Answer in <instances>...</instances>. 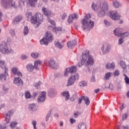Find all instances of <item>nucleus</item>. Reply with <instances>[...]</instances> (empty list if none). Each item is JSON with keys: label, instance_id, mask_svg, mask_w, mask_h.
<instances>
[{"label": "nucleus", "instance_id": "1", "mask_svg": "<svg viewBox=\"0 0 129 129\" xmlns=\"http://www.w3.org/2000/svg\"><path fill=\"white\" fill-rule=\"evenodd\" d=\"M89 54V50H85L83 52L82 59L81 60V64L87 66L88 68H89V66H92L94 63L93 58Z\"/></svg>", "mask_w": 129, "mask_h": 129}, {"label": "nucleus", "instance_id": "2", "mask_svg": "<svg viewBox=\"0 0 129 129\" xmlns=\"http://www.w3.org/2000/svg\"><path fill=\"white\" fill-rule=\"evenodd\" d=\"M90 15L87 14L82 21V28L84 31H89L94 27V22L90 20Z\"/></svg>", "mask_w": 129, "mask_h": 129}, {"label": "nucleus", "instance_id": "3", "mask_svg": "<svg viewBox=\"0 0 129 129\" xmlns=\"http://www.w3.org/2000/svg\"><path fill=\"white\" fill-rule=\"evenodd\" d=\"M42 22L43 16L39 13H36L32 20V24L35 25V27H39Z\"/></svg>", "mask_w": 129, "mask_h": 129}, {"label": "nucleus", "instance_id": "4", "mask_svg": "<svg viewBox=\"0 0 129 129\" xmlns=\"http://www.w3.org/2000/svg\"><path fill=\"white\" fill-rule=\"evenodd\" d=\"M53 40H54V38L51 32H46L45 33V37L41 39L40 41V43L41 45L47 46L49 44V42H52Z\"/></svg>", "mask_w": 129, "mask_h": 129}, {"label": "nucleus", "instance_id": "5", "mask_svg": "<svg viewBox=\"0 0 129 129\" xmlns=\"http://www.w3.org/2000/svg\"><path fill=\"white\" fill-rule=\"evenodd\" d=\"M0 52L3 54H10L12 52V47L9 45H7L5 42L0 43Z\"/></svg>", "mask_w": 129, "mask_h": 129}, {"label": "nucleus", "instance_id": "6", "mask_svg": "<svg viewBox=\"0 0 129 129\" xmlns=\"http://www.w3.org/2000/svg\"><path fill=\"white\" fill-rule=\"evenodd\" d=\"M108 9V5L106 3L103 4L101 7L98 8V16L100 18H102L105 16V11Z\"/></svg>", "mask_w": 129, "mask_h": 129}, {"label": "nucleus", "instance_id": "7", "mask_svg": "<svg viewBox=\"0 0 129 129\" xmlns=\"http://www.w3.org/2000/svg\"><path fill=\"white\" fill-rule=\"evenodd\" d=\"M114 33L115 34V36L117 37H121V38H125L126 37H128L129 36V32H126L125 33H121V29L119 28H117L114 30Z\"/></svg>", "mask_w": 129, "mask_h": 129}, {"label": "nucleus", "instance_id": "8", "mask_svg": "<svg viewBox=\"0 0 129 129\" xmlns=\"http://www.w3.org/2000/svg\"><path fill=\"white\" fill-rule=\"evenodd\" d=\"M79 79V75L78 74H76L74 76H71L68 80V84L67 86H71L75 83V81Z\"/></svg>", "mask_w": 129, "mask_h": 129}, {"label": "nucleus", "instance_id": "9", "mask_svg": "<svg viewBox=\"0 0 129 129\" xmlns=\"http://www.w3.org/2000/svg\"><path fill=\"white\" fill-rule=\"evenodd\" d=\"M109 15L110 18L112 19V20H113V21H118V20H120V16L118 15V13L116 11H111L109 13Z\"/></svg>", "mask_w": 129, "mask_h": 129}, {"label": "nucleus", "instance_id": "10", "mask_svg": "<svg viewBox=\"0 0 129 129\" xmlns=\"http://www.w3.org/2000/svg\"><path fill=\"white\" fill-rule=\"evenodd\" d=\"M74 72H76V68L75 67V66H73L71 68H68L66 70V72L64 73V76H69L70 74H72V73H74Z\"/></svg>", "mask_w": 129, "mask_h": 129}, {"label": "nucleus", "instance_id": "11", "mask_svg": "<svg viewBox=\"0 0 129 129\" xmlns=\"http://www.w3.org/2000/svg\"><path fill=\"white\" fill-rule=\"evenodd\" d=\"M110 49V45L107 43L103 44L102 46L101 47V50L103 54H106V53H108Z\"/></svg>", "mask_w": 129, "mask_h": 129}, {"label": "nucleus", "instance_id": "12", "mask_svg": "<svg viewBox=\"0 0 129 129\" xmlns=\"http://www.w3.org/2000/svg\"><path fill=\"white\" fill-rule=\"evenodd\" d=\"M46 99V92H40L39 93V97L38 98V101L40 103L44 102Z\"/></svg>", "mask_w": 129, "mask_h": 129}, {"label": "nucleus", "instance_id": "13", "mask_svg": "<svg viewBox=\"0 0 129 129\" xmlns=\"http://www.w3.org/2000/svg\"><path fill=\"white\" fill-rule=\"evenodd\" d=\"M23 20V16L22 15H18L16 16L12 21V24L13 25H18L20 21Z\"/></svg>", "mask_w": 129, "mask_h": 129}, {"label": "nucleus", "instance_id": "14", "mask_svg": "<svg viewBox=\"0 0 129 129\" xmlns=\"http://www.w3.org/2000/svg\"><path fill=\"white\" fill-rule=\"evenodd\" d=\"M48 64L49 67L52 68L53 69H57V68L58 67V65L56 64V61H55L53 58L50 59V60L48 61Z\"/></svg>", "mask_w": 129, "mask_h": 129}, {"label": "nucleus", "instance_id": "15", "mask_svg": "<svg viewBox=\"0 0 129 129\" xmlns=\"http://www.w3.org/2000/svg\"><path fill=\"white\" fill-rule=\"evenodd\" d=\"M14 84L18 86H22L24 83H23V81L21 78L17 77L15 78L14 81Z\"/></svg>", "mask_w": 129, "mask_h": 129}, {"label": "nucleus", "instance_id": "16", "mask_svg": "<svg viewBox=\"0 0 129 129\" xmlns=\"http://www.w3.org/2000/svg\"><path fill=\"white\" fill-rule=\"evenodd\" d=\"M78 18V15L77 14H73L69 16L68 19V22L69 24L72 23V21L74 20V19H77Z\"/></svg>", "mask_w": 129, "mask_h": 129}, {"label": "nucleus", "instance_id": "17", "mask_svg": "<svg viewBox=\"0 0 129 129\" xmlns=\"http://www.w3.org/2000/svg\"><path fill=\"white\" fill-rule=\"evenodd\" d=\"M42 11L45 16H46V17H47L48 18H49V17H51V15H52V13L50 12V11H49V10L47 9L45 7H43L42 9Z\"/></svg>", "mask_w": 129, "mask_h": 129}, {"label": "nucleus", "instance_id": "18", "mask_svg": "<svg viewBox=\"0 0 129 129\" xmlns=\"http://www.w3.org/2000/svg\"><path fill=\"white\" fill-rule=\"evenodd\" d=\"M14 110H10L6 114V123L10 122V119L11 118V115L14 114Z\"/></svg>", "mask_w": 129, "mask_h": 129}, {"label": "nucleus", "instance_id": "19", "mask_svg": "<svg viewBox=\"0 0 129 129\" xmlns=\"http://www.w3.org/2000/svg\"><path fill=\"white\" fill-rule=\"evenodd\" d=\"M26 68L29 72H33L34 70H36V69H35V66H33L32 63L27 64V66H26Z\"/></svg>", "mask_w": 129, "mask_h": 129}, {"label": "nucleus", "instance_id": "20", "mask_svg": "<svg viewBox=\"0 0 129 129\" xmlns=\"http://www.w3.org/2000/svg\"><path fill=\"white\" fill-rule=\"evenodd\" d=\"M75 45H76V40H75L71 41L67 43L68 47L70 49L73 48V47H74V46H75Z\"/></svg>", "mask_w": 129, "mask_h": 129}, {"label": "nucleus", "instance_id": "21", "mask_svg": "<svg viewBox=\"0 0 129 129\" xmlns=\"http://www.w3.org/2000/svg\"><path fill=\"white\" fill-rule=\"evenodd\" d=\"M9 76L7 71H5V73L0 75V80H6L7 77Z\"/></svg>", "mask_w": 129, "mask_h": 129}, {"label": "nucleus", "instance_id": "22", "mask_svg": "<svg viewBox=\"0 0 129 129\" xmlns=\"http://www.w3.org/2000/svg\"><path fill=\"white\" fill-rule=\"evenodd\" d=\"M61 95L65 97V100H69L70 98V95H69V92L68 91H64L61 93Z\"/></svg>", "mask_w": 129, "mask_h": 129}, {"label": "nucleus", "instance_id": "23", "mask_svg": "<svg viewBox=\"0 0 129 129\" xmlns=\"http://www.w3.org/2000/svg\"><path fill=\"white\" fill-rule=\"evenodd\" d=\"M38 2V0H27V5L30 7H35V4Z\"/></svg>", "mask_w": 129, "mask_h": 129}, {"label": "nucleus", "instance_id": "24", "mask_svg": "<svg viewBox=\"0 0 129 129\" xmlns=\"http://www.w3.org/2000/svg\"><path fill=\"white\" fill-rule=\"evenodd\" d=\"M41 64L42 61H41L40 60H35L34 62L35 69H36V70H38V69H39V66H41Z\"/></svg>", "mask_w": 129, "mask_h": 129}, {"label": "nucleus", "instance_id": "25", "mask_svg": "<svg viewBox=\"0 0 129 129\" xmlns=\"http://www.w3.org/2000/svg\"><path fill=\"white\" fill-rule=\"evenodd\" d=\"M115 67V64H114V63L113 62H112V63H108V64H106V69H114Z\"/></svg>", "mask_w": 129, "mask_h": 129}, {"label": "nucleus", "instance_id": "26", "mask_svg": "<svg viewBox=\"0 0 129 129\" xmlns=\"http://www.w3.org/2000/svg\"><path fill=\"white\" fill-rule=\"evenodd\" d=\"M111 74H112V73L110 72L106 73L105 76L104 77V80H105V81L109 80V78H110Z\"/></svg>", "mask_w": 129, "mask_h": 129}, {"label": "nucleus", "instance_id": "27", "mask_svg": "<svg viewBox=\"0 0 129 129\" xmlns=\"http://www.w3.org/2000/svg\"><path fill=\"white\" fill-rule=\"evenodd\" d=\"M10 3H12V0L10 1L9 0H2V5L4 7H7L8 5H9Z\"/></svg>", "mask_w": 129, "mask_h": 129}, {"label": "nucleus", "instance_id": "28", "mask_svg": "<svg viewBox=\"0 0 129 129\" xmlns=\"http://www.w3.org/2000/svg\"><path fill=\"white\" fill-rule=\"evenodd\" d=\"M78 129H86V123L85 122L80 123L78 125Z\"/></svg>", "mask_w": 129, "mask_h": 129}, {"label": "nucleus", "instance_id": "29", "mask_svg": "<svg viewBox=\"0 0 129 129\" xmlns=\"http://www.w3.org/2000/svg\"><path fill=\"white\" fill-rule=\"evenodd\" d=\"M29 108L30 110H32L34 111V110H37V108H38V107L35 104H32L29 105Z\"/></svg>", "mask_w": 129, "mask_h": 129}, {"label": "nucleus", "instance_id": "30", "mask_svg": "<svg viewBox=\"0 0 129 129\" xmlns=\"http://www.w3.org/2000/svg\"><path fill=\"white\" fill-rule=\"evenodd\" d=\"M54 45L56 47H57V48H59V49H62V48H63V46H64V44H62V43H60L59 41H55Z\"/></svg>", "mask_w": 129, "mask_h": 129}, {"label": "nucleus", "instance_id": "31", "mask_svg": "<svg viewBox=\"0 0 129 129\" xmlns=\"http://www.w3.org/2000/svg\"><path fill=\"white\" fill-rule=\"evenodd\" d=\"M84 100L87 106L89 105V104L90 103V100H89V98H88V97L84 96Z\"/></svg>", "mask_w": 129, "mask_h": 129}, {"label": "nucleus", "instance_id": "32", "mask_svg": "<svg viewBox=\"0 0 129 129\" xmlns=\"http://www.w3.org/2000/svg\"><path fill=\"white\" fill-rule=\"evenodd\" d=\"M48 24L49 25H51V26H49L48 27V28H50L52 27H53V26H54V27H55V25H56V24L55 23V21H54L53 20L48 19Z\"/></svg>", "mask_w": 129, "mask_h": 129}, {"label": "nucleus", "instance_id": "33", "mask_svg": "<svg viewBox=\"0 0 129 129\" xmlns=\"http://www.w3.org/2000/svg\"><path fill=\"white\" fill-rule=\"evenodd\" d=\"M25 5V0H18V8H22V6Z\"/></svg>", "mask_w": 129, "mask_h": 129}, {"label": "nucleus", "instance_id": "34", "mask_svg": "<svg viewBox=\"0 0 129 129\" xmlns=\"http://www.w3.org/2000/svg\"><path fill=\"white\" fill-rule=\"evenodd\" d=\"M23 34L24 36H27L28 34H29V28H28V27L25 26L23 30Z\"/></svg>", "mask_w": 129, "mask_h": 129}, {"label": "nucleus", "instance_id": "35", "mask_svg": "<svg viewBox=\"0 0 129 129\" xmlns=\"http://www.w3.org/2000/svg\"><path fill=\"white\" fill-rule=\"evenodd\" d=\"M31 57H32V58H34V59H37V58L39 57V53L38 52L32 53L31 54Z\"/></svg>", "mask_w": 129, "mask_h": 129}, {"label": "nucleus", "instance_id": "36", "mask_svg": "<svg viewBox=\"0 0 129 129\" xmlns=\"http://www.w3.org/2000/svg\"><path fill=\"white\" fill-rule=\"evenodd\" d=\"M79 85L80 87H84V86H86V85H87V83L84 81H82L79 83Z\"/></svg>", "mask_w": 129, "mask_h": 129}, {"label": "nucleus", "instance_id": "37", "mask_svg": "<svg viewBox=\"0 0 129 129\" xmlns=\"http://www.w3.org/2000/svg\"><path fill=\"white\" fill-rule=\"evenodd\" d=\"M0 66L1 68H3V69H5V70L7 71L6 66L5 65V61L0 59Z\"/></svg>", "mask_w": 129, "mask_h": 129}, {"label": "nucleus", "instance_id": "38", "mask_svg": "<svg viewBox=\"0 0 129 129\" xmlns=\"http://www.w3.org/2000/svg\"><path fill=\"white\" fill-rule=\"evenodd\" d=\"M27 17L28 18V21H29V20H31V23H32V20L33 19V18H34V16H32V13L29 12L27 15Z\"/></svg>", "mask_w": 129, "mask_h": 129}, {"label": "nucleus", "instance_id": "39", "mask_svg": "<svg viewBox=\"0 0 129 129\" xmlns=\"http://www.w3.org/2000/svg\"><path fill=\"white\" fill-rule=\"evenodd\" d=\"M113 6L115 9H117V8H119V3L117 1H115L113 2Z\"/></svg>", "mask_w": 129, "mask_h": 129}, {"label": "nucleus", "instance_id": "40", "mask_svg": "<svg viewBox=\"0 0 129 129\" xmlns=\"http://www.w3.org/2000/svg\"><path fill=\"white\" fill-rule=\"evenodd\" d=\"M19 71L18 68H13L12 69V72L13 73L14 75H17V73Z\"/></svg>", "mask_w": 129, "mask_h": 129}, {"label": "nucleus", "instance_id": "41", "mask_svg": "<svg viewBox=\"0 0 129 129\" xmlns=\"http://www.w3.org/2000/svg\"><path fill=\"white\" fill-rule=\"evenodd\" d=\"M17 124H18V122L13 121L11 123L10 126L12 127V128H15V127H17Z\"/></svg>", "mask_w": 129, "mask_h": 129}, {"label": "nucleus", "instance_id": "42", "mask_svg": "<svg viewBox=\"0 0 129 129\" xmlns=\"http://www.w3.org/2000/svg\"><path fill=\"white\" fill-rule=\"evenodd\" d=\"M120 65L123 68V69H125L126 66H125V62L124 61H121L120 62Z\"/></svg>", "mask_w": 129, "mask_h": 129}, {"label": "nucleus", "instance_id": "43", "mask_svg": "<svg viewBox=\"0 0 129 129\" xmlns=\"http://www.w3.org/2000/svg\"><path fill=\"white\" fill-rule=\"evenodd\" d=\"M9 33L10 34H11L12 37H15V36H16V32H15V30L13 29H11L10 30Z\"/></svg>", "mask_w": 129, "mask_h": 129}, {"label": "nucleus", "instance_id": "44", "mask_svg": "<svg viewBox=\"0 0 129 129\" xmlns=\"http://www.w3.org/2000/svg\"><path fill=\"white\" fill-rule=\"evenodd\" d=\"M55 94H56V91L54 90H52L49 93V95L51 97H53Z\"/></svg>", "mask_w": 129, "mask_h": 129}, {"label": "nucleus", "instance_id": "45", "mask_svg": "<svg viewBox=\"0 0 129 129\" xmlns=\"http://www.w3.org/2000/svg\"><path fill=\"white\" fill-rule=\"evenodd\" d=\"M41 84H42V83L41 82H38L37 83H36L35 85V87H36L37 89H39V88H40V85H41Z\"/></svg>", "mask_w": 129, "mask_h": 129}, {"label": "nucleus", "instance_id": "46", "mask_svg": "<svg viewBox=\"0 0 129 129\" xmlns=\"http://www.w3.org/2000/svg\"><path fill=\"white\" fill-rule=\"evenodd\" d=\"M124 76L125 77L124 80L126 84H129V78H128L126 75L124 74Z\"/></svg>", "mask_w": 129, "mask_h": 129}, {"label": "nucleus", "instance_id": "47", "mask_svg": "<svg viewBox=\"0 0 129 129\" xmlns=\"http://www.w3.org/2000/svg\"><path fill=\"white\" fill-rule=\"evenodd\" d=\"M25 96L26 98H30L31 97V94H30V92L26 91L25 93Z\"/></svg>", "mask_w": 129, "mask_h": 129}, {"label": "nucleus", "instance_id": "48", "mask_svg": "<svg viewBox=\"0 0 129 129\" xmlns=\"http://www.w3.org/2000/svg\"><path fill=\"white\" fill-rule=\"evenodd\" d=\"M127 115H128V114H127V113H125L122 115V121L126 119V118H127Z\"/></svg>", "mask_w": 129, "mask_h": 129}, {"label": "nucleus", "instance_id": "49", "mask_svg": "<svg viewBox=\"0 0 129 129\" xmlns=\"http://www.w3.org/2000/svg\"><path fill=\"white\" fill-rule=\"evenodd\" d=\"M92 8L94 11H97L98 9H97V6L94 4V3H92Z\"/></svg>", "mask_w": 129, "mask_h": 129}, {"label": "nucleus", "instance_id": "50", "mask_svg": "<svg viewBox=\"0 0 129 129\" xmlns=\"http://www.w3.org/2000/svg\"><path fill=\"white\" fill-rule=\"evenodd\" d=\"M113 74L115 77L119 76V71H118V70H116V71H115L114 72Z\"/></svg>", "mask_w": 129, "mask_h": 129}, {"label": "nucleus", "instance_id": "51", "mask_svg": "<svg viewBox=\"0 0 129 129\" xmlns=\"http://www.w3.org/2000/svg\"><path fill=\"white\" fill-rule=\"evenodd\" d=\"M51 112H52V110H50L49 111V113L46 115V121H48V119H49V117H50L51 116Z\"/></svg>", "mask_w": 129, "mask_h": 129}, {"label": "nucleus", "instance_id": "52", "mask_svg": "<svg viewBox=\"0 0 129 129\" xmlns=\"http://www.w3.org/2000/svg\"><path fill=\"white\" fill-rule=\"evenodd\" d=\"M123 43V37H120V38H119L118 40V44L119 45H121V44H122Z\"/></svg>", "mask_w": 129, "mask_h": 129}, {"label": "nucleus", "instance_id": "53", "mask_svg": "<svg viewBox=\"0 0 129 129\" xmlns=\"http://www.w3.org/2000/svg\"><path fill=\"white\" fill-rule=\"evenodd\" d=\"M84 96H81V97L79 98V101H78V103L79 104H81V102H82V100H84Z\"/></svg>", "mask_w": 129, "mask_h": 129}, {"label": "nucleus", "instance_id": "54", "mask_svg": "<svg viewBox=\"0 0 129 129\" xmlns=\"http://www.w3.org/2000/svg\"><path fill=\"white\" fill-rule=\"evenodd\" d=\"M104 23L106 27H108L109 26H110V23L107 21V20H104Z\"/></svg>", "mask_w": 129, "mask_h": 129}, {"label": "nucleus", "instance_id": "55", "mask_svg": "<svg viewBox=\"0 0 129 129\" xmlns=\"http://www.w3.org/2000/svg\"><path fill=\"white\" fill-rule=\"evenodd\" d=\"M32 123L34 126V129H37V127L36 126V125H37V122L36 121H33L32 122Z\"/></svg>", "mask_w": 129, "mask_h": 129}, {"label": "nucleus", "instance_id": "56", "mask_svg": "<svg viewBox=\"0 0 129 129\" xmlns=\"http://www.w3.org/2000/svg\"><path fill=\"white\" fill-rule=\"evenodd\" d=\"M109 86H106V88H110V89H112L113 88L112 84H108Z\"/></svg>", "mask_w": 129, "mask_h": 129}, {"label": "nucleus", "instance_id": "57", "mask_svg": "<svg viewBox=\"0 0 129 129\" xmlns=\"http://www.w3.org/2000/svg\"><path fill=\"white\" fill-rule=\"evenodd\" d=\"M16 75L17 76H19V77H22V76H23V74H22V73H21V72H17Z\"/></svg>", "mask_w": 129, "mask_h": 129}, {"label": "nucleus", "instance_id": "58", "mask_svg": "<svg viewBox=\"0 0 129 129\" xmlns=\"http://www.w3.org/2000/svg\"><path fill=\"white\" fill-rule=\"evenodd\" d=\"M70 121L71 123H72V124H73V123H75L76 120L73 118H71L70 120Z\"/></svg>", "mask_w": 129, "mask_h": 129}, {"label": "nucleus", "instance_id": "59", "mask_svg": "<svg viewBox=\"0 0 129 129\" xmlns=\"http://www.w3.org/2000/svg\"><path fill=\"white\" fill-rule=\"evenodd\" d=\"M0 128L1 129H6V128H7V127L6 126V125H5V124H0Z\"/></svg>", "mask_w": 129, "mask_h": 129}, {"label": "nucleus", "instance_id": "60", "mask_svg": "<svg viewBox=\"0 0 129 129\" xmlns=\"http://www.w3.org/2000/svg\"><path fill=\"white\" fill-rule=\"evenodd\" d=\"M91 81L92 82H95L96 80H95V76H92L91 78Z\"/></svg>", "mask_w": 129, "mask_h": 129}, {"label": "nucleus", "instance_id": "61", "mask_svg": "<svg viewBox=\"0 0 129 129\" xmlns=\"http://www.w3.org/2000/svg\"><path fill=\"white\" fill-rule=\"evenodd\" d=\"M21 58L23 60H25V59H27V56H26L25 54H23L22 55Z\"/></svg>", "mask_w": 129, "mask_h": 129}, {"label": "nucleus", "instance_id": "62", "mask_svg": "<svg viewBox=\"0 0 129 129\" xmlns=\"http://www.w3.org/2000/svg\"><path fill=\"white\" fill-rule=\"evenodd\" d=\"M74 116L75 118H76L77 117V116H78V112H77L76 113H74Z\"/></svg>", "mask_w": 129, "mask_h": 129}, {"label": "nucleus", "instance_id": "63", "mask_svg": "<svg viewBox=\"0 0 129 129\" xmlns=\"http://www.w3.org/2000/svg\"><path fill=\"white\" fill-rule=\"evenodd\" d=\"M3 90H4V91H8V90H9V88L4 86Z\"/></svg>", "mask_w": 129, "mask_h": 129}, {"label": "nucleus", "instance_id": "64", "mask_svg": "<svg viewBox=\"0 0 129 129\" xmlns=\"http://www.w3.org/2000/svg\"><path fill=\"white\" fill-rule=\"evenodd\" d=\"M52 31H53V32H54V33L57 32V28H54V27H53Z\"/></svg>", "mask_w": 129, "mask_h": 129}]
</instances>
